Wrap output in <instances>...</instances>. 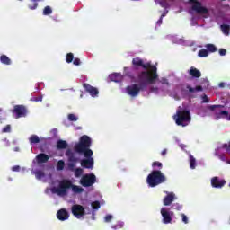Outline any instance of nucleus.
<instances>
[{
	"instance_id": "15",
	"label": "nucleus",
	"mask_w": 230,
	"mask_h": 230,
	"mask_svg": "<svg viewBox=\"0 0 230 230\" xmlns=\"http://www.w3.org/2000/svg\"><path fill=\"white\" fill-rule=\"evenodd\" d=\"M181 91L183 93H189L190 94H193V93H199L200 91H203L202 86L199 85L195 88L191 87L190 84L186 86V88H182Z\"/></svg>"
},
{
	"instance_id": "53",
	"label": "nucleus",
	"mask_w": 230,
	"mask_h": 230,
	"mask_svg": "<svg viewBox=\"0 0 230 230\" xmlns=\"http://www.w3.org/2000/svg\"><path fill=\"white\" fill-rule=\"evenodd\" d=\"M13 172H19V170H21V166L19 165H15L12 168Z\"/></svg>"
},
{
	"instance_id": "50",
	"label": "nucleus",
	"mask_w": 230,
	"mask_h": 230,
	"mask_svg": "<svg viewBox=\"0 0 230 230\" xmlns=\"http://www.w3.org/2000/svg\"><path fill=\"white\" fill-rule=\"evenodd\" d=\"M74 66H80V64H82V62L80 61V58H75L73 61Z\"/></svg>"
},
{
	"instance_id": "18",
	"label": "nucleus",
	"mask_w": 230,
	"mask_h": 230,
	"mask_svg": "<svg viewBox=\"0 0 230 230\" xmlns=\"http://www.w3.org/2000/svg\"><path fill=\"white\" fill-rule=\"evenodd\" d=\"M37 163L41 164L42 163H48L49 161V156L44 153H40L36 156Z\"/></svg>"
},
{
	"instance_id": "9",
	"label": "nucleus",
	"mask_w": 230,
	"mask_h": 230,
	"mask_svg": "<svg viewBox=\"0 0 230 230\" xmlns=\"http://www.w3.org/2000/svg\"><path fill=\"white\" fill-rule=\"evenodd\" d=\"M12 112L13 114H15L16 119H19V118H26L28 115V108L24 105H15L12 110Z\"/></svg>"
},
{
	"instance_id": "47",
	"label": "nucleus",
	"mask_w": 230,
	"mask_h": 230,
	"mask_svg": "<svg viewBox=\"0 0 230 230\" xmlns=\"http://www.w3.org/2000/svg\"><path fill=\"white\" fill-rule=\"evenodd\" d=\"M181 217L182 222L184 224H188V222H189L188 217L185 214H181Z\"/></svg>"
},
{
	"instance_id": "10",
	"label": "nucleus",
	"mask_w": 230,
	"mask_h": 230,
	"mask_svg": "<svg viewBox=\"0 0 230 230\" xmlns=\"http://www.w3.org/2000/svg\"><path fill=\"white\" fill-rule=\"evenodd\" d=\"M160 213L163 217V224H172V220H173L172 217L173 216V212L168 210L167 208H161Z\"/></svg>"
},
{
	"instance_id": "20",
	"label": "nucleus",
	"mask_w": 230,
	"mask_h": 230,
	"mask_svg": "<svg viewBox=\"0 0 230 230\" xmlns=\"http://www.w3.org/2000/svg\"><path fill=\"white\" fill-rule=\"evenodd\" d=\"M66 155L68 157V163H78V158L75 156V153L67 151Z\"/></svg>"
},
{
	"instance_id": "33",
	"label": "nucleus",
	"mask_w": 230,
	"mask_h": 230,
	"mask_svg": "<svg viewBox=\"0 0 230 230\" xmlns=\"http://www.w3.org/2000/svg\"><path fill=\"white\" fill-rule=\"evenodd\" d=\"M76 167V162H69L67 164V168L70 170V172H75V168Z\"/></svg>"
},
{
	"instance_id": "6",
	"label": "nucleus",
	"mask_w": 230,
	"mask_h": 230,
	"mask_svg": "<svg viewBox=\"0 0 230 230\" xmlns=\"http://www.w3.org/2000/svg\"><path fill=\"white\" fill-rule=\"evenodd\" d=\"M71 186H73L71 180L64 179L59 181L58 187L55 189V193L64 197L67 195V190H71Z\"/></svg>"
},
{
	"instance_id": "24",
	"label": "nucleus",
	"mask_w": 230,
	"mask_h": 230,
	"mask_svg": "<svg viewBox=\"0 0 230 230\" xmlns=\"http://www.w3.org/2000/svg\"><path fill=\"white\" fill-rule=\"evenodd\" d=\"M110 80H111V82H120L121 81V75L115 73V74H111L110 75Z\"/></svg>"
},
{
	"instance_id": "31",
	"label": "nucleus",
	"mask_w": 230,
	"mask_h": 230,
	"mask_svg": "<svg viewBox=\"0 0 230 230\" xmlns=\"http://www.w3.org/2000/svg\"><path fill=\"white\" fill-rule=\"evenodd\" d=\"M207 50L210 53H215V51H217L218 49L213 44H207L206 45Z\"/></svg>"
},
{
	"instance_id": "57",
	"label": "nucleus",
	"mask_w": 230,
	"mask_h": 230,
	"mask_svg": "<svg viewBox=\"0 0 230 230\" xmlns=\"http://www.w3.org/2000/svg\"><path fill=\"white\" fill-rule=\"evenodd\" d=\"M167 153H168V150L164 149L161 154L162 155H165Z\"/></svg>"
},
{
	"instance_id": "39",
	"label": "nucleus",
	"mask_w": 230,
	"mask_h": 230,
	"mask_svg": "<svg viewBox=\"0 0 230 230\" xmlns=\"http://www.w3.org/2000/svg\"><path fill=\"white\" fill-rule=\"evenodd\" d=\"M68 120L69 121H78V117L76 115L70 113L68 114Z\"/></svg>"
},
{
	"instance_id": "61",
	"label": "nucleus",
	"mask_w": 230,
	"mask_h": 230,
	"mask_svg": "<svg viewBox=\"0 0 230 230\" xmlns=\"http://www.w3.org/2000/svg\"><path fill=\"white\" fill-rule=\"evenodd\" d=\"M0 112H3V109L0 108Z\"/></svg>"
},
{
	"instance_id": "2",
	"label": "nucleus",
	"mask_w": 230,
	"mask_h": 230,
	"mask_svg": "<svg viewBox=\"0 0 230 230\" xmlns=\"http://www.w3.org/2000/svg\"><path fill=\"white\" fill-rule=\"evenodd\" d=\"M137 84L127 86L126 91L129 96L136 98L141 93L146 89V85L152 84V78L148 77V72H140L137 75Z\"/></svg>"
},
{
	"instance_id": "63",
	"label": "nucleus",
	"mask_w": 230,
	"mask_h": 230,
	"mask_svg": "<svg viewBox=\"0 0 230 230\" xmlns=\"http://www.w3.org/2000/svg\"><path fill=\"white\" fill-rule=\"evenodd\" d=\"M221 1H226V0H221Z\"/></svg>"
},
{
	"instance_id": "52",
	"label": "nucleus",
	"mask_w": 230,
	"mask_h": 230,
	"mask_svg": "<svg viewBox=\"0 0 230 230\" xmlns=\"http://www.w3.org/2000/svg\"><path fill=\"white\" fill-rule=\"evenodd\" d=\"M161 84H165V85H170V83H168V79H166V78H162Z\"/></svg>"
},
{
	"instance_id": "25",
	"label": "nucleus",
	"mask_w": 230,
	"mask_h": 230,
	"mask_svg": "<svg viewBox=\"0 0 230 230\" xmlns=\"http://www.w3.org/2000/svg\"><path fill=\"white\" fill-rule=\"evenodd\" d=\"M31 145H37V143H40V138L37 135H31L29 138Z\"/></svg>"
},
{
	"instance_id": "36",
	"label": "nucleus",
	"mask_w": 230,
	"mask_h": 230,
	"mask_svg": "<svg viewBox=\"0 0 230 230\" xmlns=\"http://www.w3.org/2000/svg\"><path fill=\"white\" fill-rule=\"evenodd\" d=\"M12 132V126L10 124L6 125L3 129H2V133L3 134H7Z\"/></svg>"
},
{
	"instance_id": "5",
	"label": "nucleus",
	"mask_w": 230,
	"mask_h": 230,
	"mask_svg": "<svg viewBox=\"0 0 230 230\" xmlns=\"http://www.w3.org/2000/svg\"><path fill=\"white\" fill-rule=\"evenodd\" d=\"M142 67L143 69H146V71H142V73H147L148 78H151L152 80V84H155V81L159 78V75H157V66H152L150 63H142Z\"/></svg>"
},
{
	"instance_id": "37",
	"label": "nucleus",
	"mask_w": 230,
	"mask_h": 230,
	"mask_svg": "<svg viewBox=\"0 0 230 230\" xmlns=\"http://www.w3.org/2000/svg\"><path fill=\"white\" fill-rule=\"evenodd\" d=\"M33 2L32 5H29L30 10H37V6H39V4L37 1H42V0H31Z\"/></svg>"
},
{
	"instance_id": "54",
	"label": "nucleus",
	"mask_w": 230,
	"mask_h": 230,
	"mask_svg": "<svg viewBox=\"0 0 230 230\" xmlns=\"http://www.w3.org/2000/svg\"><path fill=\"white\" fill-rule=\"evenodd\" d=\"M157 91H159V89H158L157 87L152 86V87L150 88V93H157Z\"/></svg>"
},
{
	"instance_id": "11",
	"label": "nucleus",
	"mask_w": 230,
	"mask_h": 230,
	"mask_svg": "<svg viewBox=\"0 0 230 230\" xmlns=\"http://www.w3.org/2000/svg\"><path fill=\"white\" fill-rule=\"evenodd\" d=\"M72 215L75 217L76 218H81L82 217H84L85 215V208L82 205H73L71 208Z\"/></svg>"
},
{
	"instance_id": "32",
	"label": "nucleus",
	"mask_w": 230,
	"mask_h": 230,
	"mask_svg": "<svg viewBox=\"0 0 230 230\" xmlns=\"http://www.w3.org/2000/svg\"><path fill=\"white\" fill-rule=\"evenodd\" d=\"M75 59V55H73V53H68L66 54V62L67 64H71V62H73V60Z\"/></svg>"
},
{
	"instance_id": "16",
	"label": "nucleus",
	"mask_w": 230,
	"mask_h": 230,
	"mask_svg": "<svg viewBox=\"0 0 230 230\" xmlns=\"http://www.w3.org/2000/svg\"><path fill=\"white\" fill-rule=\"evenodd\" d=\"M173 200H175V193L170 192L164 198L163 204L164 206H171Z\"/></svg>"
},
{
	"instance_id": "35",
	"label": "nucleus",
	"mask_w": 230,
	"mask_h": 230,
	"mask_svg": "<svg viewBox=\"0 0 230 230\" xmlns=\"http://www.w3.org/2000/svg\"><path fill=\"white\" fill-rule=\"evenodd\" d=\"M74 172L75 177H82V174L84 173V169L76 168L75 170H74Z\"/></svg>"
},
{
	"instance_id": "60",
	"label": "nucleus",
	"mask_w": 230,
	"mask_h": 230,
	"mask_svg": "<svg viewBox=\"0 0 230 230\" xmlns=\"http://www.w3.org/2000/svg\"><path fill=\"white\" fill-rule=\"evenodd\" d=\"M165 15H166V14L163 13V14L161 15L162 19H163V17H165Z\"/></svg>"
},
{
	"instance_id": "43",
	"label": "nucleus",
	"mask_w": 230,
	"mask_h": 230,
	"mask_svg": "<svg viewBox=\"0 0 230 230\" xmlns=\"http://www.w3.org/2000/svg\"><path fill=\"white\" fill-rule=\"evenodd\" d=\"M172 208L174 209H176V211H181V209H182V205H181L179 203H174V204H172Z\"/></svg>"
},
{
	"instance_id": "8",
	"label": "nucleus",
	"mask_w": 230,
	"mask_h": 230,
	"mask_svg": "<svg viewBox=\"0 0 230 230\" xmlns=\"http://www.w3.org/2000/svg\"><path fill=\"white\" fill-rule=\"evenodd\" d=\"M94 182H96V175L93 173L84 175L80 181V184H82L84 188H89L93 186Z\"/></svg>"
},
{
	"instance_id": "46",
	"label": "nucleus",
	"mask_w": 230,
	"mask_h": 230,
	"mask_svg": "<svg viewBox=\"0 0 230 230\" xmlns=\"http://www.w3.org/2000/svg\"><path fill=\"white\" fill-rule=\"evenodd\" d=\"M202 103H209V97L206 94L202 96Z\"/></svg>"
},
{
	"instance_id": "1",
	"label": "nucleus",
	"mask_w": 230,
	"mask_h": 230,
	"mask_svg": "<svg viewBox=\"0 0 230 230\" xmlns=\"http://www.w3.org/2000/svg\"><path fill=\"white\" fill-rule=\"evenodd\" d=\"M91 145H93L91 137L87 135H83L79 138V142L74 146V150L76 154L85 157V159L81 160V166L88 170L94 168V158H93V153L91 150Z\"/></svg>"
},
{
	"instance_id": "42",
	"label": "nucleus",
	"mask_w": 230,
	"mask_h": 230,
	"mask_svg": "<svg viewBox=\"0 0 230 230\" xmlns=\"http://www.w3.org/2000/svg\"><path fill=\"white\" fill-rule=\"evenodd\" d=\"M35 175H36V178H38V179H42V177H44V172H42V171H37L36 172H35Z\"/></svg>"
},
{
	"instance_id": "38",
	"label": "nucleus",
	"mask_w": 230,
	"mask_h": 230,
	"mask_svg": "<svg viewBox=\"0 0 230 230\" xmlns=\"http://www.w3.org/2000/svg\"><path fill=\"white\" fill-rule=\"evenodd\" d=\"M215 155H217L218 157V159H220V161H223V163H226V161L227 160V158L226 157V155H218V152L216 151Z\"/></svg>"
},
{
	"instance_id": "12",
	"label": "nucleus",
	"mask_w": 230,
	"mask_h": 230,
	"mask_svg": "<svg viewBox=\"0 0 230 230\" xmlns=\"http://www.w3.org/2000/svg\"><path fill=\"white\" fill-rule=\"evenodd\" d=\"M226 180L220 179L218 176H215L211 179L212 188H217L220 190L226 186Z\"/></svg>"
},
{
	"instance_id": "26",
	"label": "nucleus",
	"mask_w": 230,
	"mask_h": 230,
	"mask_svg": "<svg viewBox=\"0 0 230 230\" xmlns=\"http://www.w3.org/2000/svg\"><path fill=\"white\" fill-rule=\"evenodd\" d=\"M124 226H125V223H123L122 221H118L115 225H111V229H114V230L123 229Z\"/></svg>"
},
{
	"instance_id": "40",
	"label": "nucleus",
	"mask_w": 230,
	"mask_h": 230,
	"mask_svg": "<svg viewBox=\"0 0 230 230\" xmlns=\"http://www.w3.org/2000/svg\"><path fill=\"white\" fill-rule=\"evenodd\" d=\"M152 166L153 168H155L156 166L157 168H159V170H161L163 168V163L155 161L153 162Z\"/></svg>"
},
{
	"instance_id": "58",
	"label": "nucleus",
	"mask_w": 230,
	"mask_h": 230,
	"mask_svg": "<svg viewBox=\"0 0 230 230\" xmlns=\"http://www.w3.org/2000/svg\"><path fill=\"white\" fill-rule=\"evenodd\" d=\"M226 164H230V160L226 158Z\"/></svg>"
},
{
	"instance_id": "30",
	"label": "nucleus",
	"mask_w": 230,
	"mask_h": 230,
	"mask_svg": "<svg viewBox=\"0 0 230 230\" xmlns=\"http://www.w3.org/2000/svg\"><path fill=\"white\" fill-rule=\"evenodd\" d=\"M208 56L209 52L208 51V49H200L198 53V57H200L201 58H204Z\"/></svg>"
},
{
	"instance_id": "14",
	"label": "nucleus",
	"mask_w": 230,
	"mask_h": 230,
	"mask_svg": "<svg viewBox=\"0 0 230 230\" xmlns=\"http://www.w3.org/2000/svg\"><path fill=\"white\" fill-rule=\"evenodd\" d=\"M57 217L58 220L64 222L69 218V212L66 208H61L57 212Z\"/></svg>"
},
{
	"instance_id": "28",
	"label": "nucleus",
	"mask_w": 230,
	"mask_h": 230,
	"mask_svg": "<svg viewBox=\"0 0 230 230\" xmlns=\"http://www.w3.org/2000/svg\"><path fill=\"white\" fill-rule=\"evenodd\" d=\"M71 189L74 191V193H82V191H84V188L78 185H74L73 183H72Z\"/></svg>"
},
{
	"instance_id": "49",
	"label": "nucleus",
	"mask_w": 230,
	"mask_h": 230,
	"mask_svg": "<svg viewBox=\"0 0 230 230\" xmlns=\"http://www.w3.org/2000/svg\"><path fill=\"white\" fill-rule=\"evenodd\" d=\"M113 217L112 215H106L104 217V222H111V220H112Z\"/></svg>"
},
{
	"instance_id": "13",
	"label": "nucleus",
	"mask_w": 230,
	"mask_h": 230,
	"mask_svg": "<svg viewBox=\"0 0 230 230\" xmlns=\"http://www.w3.org/2000/svg\"><path fill=\"white\" fill-rule=\"evenodd\" d=\"M84 89L86 93H89V94L92 96V98H96L98 94H100V92L95 88L94 86H92L91 84L84 83L83 84Z\"/></svg>"
},
{
	"instance_id": "29",
	"label": "nucleus",
	"mask_w": 230,
	"mask_h": 230,
	"mask_svg": "<svg viewBox=\"0 0 230 230\" xmlns=\"http://www.w3.org/2000/svg\"><path fill=\"white\" fill-rule=\"evenodd\" d=\"M53 13V9L51 6L47 5L43 9V15H51Z\"/></svg>"
},
{
	"instance_id": "48",
	"label": "nucleus",
	"mask_w": 230,
	"mask_h": 230,
	"mask_svg": "<svg viewBox=\"0 0 230 230\" xmlns=\"http://www.w3.org/2000/svg\"><path fill=\"white\" fill-rule=\"evenodd\" d=\"M31 102H42V95H40L39 97L31 98Z\"/></svg>"
},
{
	"instance_id": "27",
	"label": "nucleus",
	"mask_w": 230,
	"mask_h": 230,
	"mask_svg": "<svg viewBox=\"0 0 230 230\" xmlns=\"http://www.w3.org/2000/svg\"><path fill=\"white\" fill-rule=\"evenodd\" d=\"M220 28H221L222 32L225 35H229V33H230V25L223 24V25L220 26Z\"/></svg>"
},
{
	"instance_id": "59",
	"label": "nucleus",
	"mask_w": 230,
	"mask_h": 230,
	"mask_svg": "<svg viewBox=\"0 0 230 230\" xmlns=\"http://www.w3.org/2000/svg\"><path fill=\"white\" fill-rule=\"evenodd\" d=\"M53 134H57V129H52Z\"/></svg>"
},
{
	"instance_id": "41",
	"label": "nucleus",
	"mask_w": 230,
	"mask_h": 230,
	"mask_svg": "<svg viewBox=\"0 0 230 230\" xmlns=\"http://www.w3.org/2000/svg\"><path fill=\"white\" fill-rule=\"evenodd\" d=\"M92 208L93 209H100L101 208L100 201L92 202Z\"/></svg>"
},
{
	"instance_id": "4",
	"label": "nucleus",
	"mask_w": 230,
	"mask_h": 230,
	"mask_svg": "<svg viewBox=\"0 0 230 230\" xmlns=\"http://www.w3.org/2000/svg\"><path fill=\"white\" fill-rule=\"evenodd\" d=\"M176 125L186 127V123L191 121V116H190V111L186 110H178L176 115L173 116Z\"/></svg>"
},
{
	"instance_id": "21",
	"label": "nucleus",
	"mask_w": 230,
	"mask_h": 230,
	"mask_svg": "<svg viewBox=\"0 0 230 230\" xmlns=\"http://www.w3.org/2000/svg\"><path fill=\"white\" fill-rule=\"evenodd\" d=\"M189 163L191 170L197 168V160L193 157V155H189Z\"/></svg>"
},
{
	"instance_id": "44",
	"label": "nucleus",
	"mask_w": 230,
	"mask_h": 230,
	"mask_svg": "<svg viewBox=\"0 0 230 230\" xmlns=\"http://www.w3.org/2000/svg\"><path fill=\"white\" fill-rule=\"evenodd\" d=\"M221 148H224L225 150H226V152L230 153V141L228 142V144H223Z\"/></svg>"
},
{
	"instance_id": "23",
	"label": "nucleus",
	"mask_w": 230,
	"mask_h": 230,
	"mask_svg": "<svg viewBox=\"0 0 230 230\" xmlns=\"http://www.w3.org/2000/svg\"><path fill=\"white\" fill-rule=\"evenodd\" d=\"M132 64L135 67H142L143 66V59L139 58H135L132 59Z\"/></svg>"
},
{
	"instance_id": "55",
	"label": "nucleus",
	"mask_w": 230,
	"mask_h": 230,
	"mask_svg": "<svg viewBox=\"0 0 230 230\" xmlns=\"http://www.w3.org/2000/svg\"><path fill=\"white\" fill-rule=\"evenodd\" d=\"M218 87H220L221 89H224V87H226V84L225 83H219Z\"/></svg>"
},
{
	"instance_id": "56",
	"label": "nucleus",
	"mask_w": 230,
	"mask_h": 230,
	"mask_svg": "<svg viewBox=\"0 0 230 230\" xmlns=\"http://www.w3.org/2000/svg\"><path fill=\"white\" fill-rule=\"evenodd\" d=\"M157 24H159V26L163 24V17H160V19L157 21Z\"/></svg>"
},
{
	"instance_id": "34",
	"label": "nucleus",
	"mask_w": 230,
	"mask_h": 230,
	"mask_svg": "<svg viewBox=\"0 0 230 230\" xmlns=\"http://www.w3.org/2000/svg\"><path fill=\"white\" fill-rule=\"evenodd\" d=\"M64 166H66V163L64 162V160H59L57 165L58 170L59 171L64 170Z\"/></svg>"
},
{
	"instance_id": "51",
	"label": "nucleus",
	"mask_w": 230,
	"mask_h": 230,
	"mask_svg": "<svg viewBox=\"0 0 230 230\" xmlns=\"http://www.w3.org/2000/svg\"><path fill=\"white\" fill-rule=\"evenodd\" d=\"M226 53H227V50H226V49H219V55L221 57H225Z\"/></svg>"
},
{
	"instance_id": "7",
	"label": "nucleus",
	"mask_w": 230,
	"mask_h": 230,
	"mask_svg": "<svg viewBox=\"0 0 230 230\" xmlns=\"http://www.w3.org/2000/svg\"><path fill=\"white\" fill-rule=\"evenodd\" d=\"M189 4H191V10L199 15H206L209 13V10L202 6V3L198 0H188Z\"/></svg>"
},
{
	"instance_id": "19",
	"label": "nucleus",
	"mask_w": 230,
	"mask_h": 230,
	"mask_svg": "<svg viewBox=\"0 0 230 230\" xmlns=\"http://www.w3.org/2000/svg\"><path fill=\"white\" fill-rule=\"evenodd\" d=\"M0 62L1 64H4V66H11L12 65V59L8 58V56L3 54L0 56Z\"/></svg>"
},
{
	"instance_id": "45",
	"label": "nucleus",
	"mask_w": 230,
	"mask_h": 230,
	"mask_svg": "<svg viewBox=\"0 0 230 230\" xmlns=\"http://www.w3.org/2000/svg\"><path fill=\"white\" fill-rule=\"evenodd\" d=\"M220 107H224L223 105H220V104H218V105H210V106H208V109H209V111H215V109H220Z\"/></svg>"
},
{
	"instance_id": "22",
	"label": "nucleus",
	"mask_w": 230,
	"mask_h": 230,
	"mask_svg": "<svg viewBox=\"0 0 230 230\" xmlns=\"http://www.w3.org/2000/svg\"><path fill=\"white\" fill-rule=\"evenodd\" d=\"M57 148L58 150H64V149L67 148V142L65 140H58L57 142Z\"/></svg>"
},
{
	"instance_id": "62",
	"label": "nucleus",
	"mask_w": 230,
	"mask_h": 230,
	"mask_svg": "<svg viewBox=\"0 0 230 230\" xmlns=\"http://www.w3.org/2000/svg\"><path fill=\"white\" fill-rule=\"evenodd\" d=\"M228 187L230 188V182H229V184H228Z\"/></svg>"
},
{
	"instance_id": "3",
	"label": "nucleus",
	"mask_w": 230,
	"mask_h": 230,
	"mask_svg": "<svg viewBox=\"0 0 230 230\" xmlns=\"http://www.w3.org/2000/svg\"><path fill=\"white\" fill-rule=\"evenodd\" d=\"M146 182L150 188H155V186L166 182V176L161 170H153L151 173L147 175Z\"/></svg>"
},
{
	"instance_id": "17",
	"label": "nucleus",
	"mask_w": 230,
	"mask_h": 230,
	"mask_svg": "<svg viewBox=\"0 0 230 230\" xmlns=\"http://www.w3.org/2000/svg\"><path fill=\"white\" fill-rule=\"evenodd\" d=\"M189 75H190L192 78H200V76H202L200 70L197 69L195 66L190 68Z\"/></svg>"
}]
</instances>
